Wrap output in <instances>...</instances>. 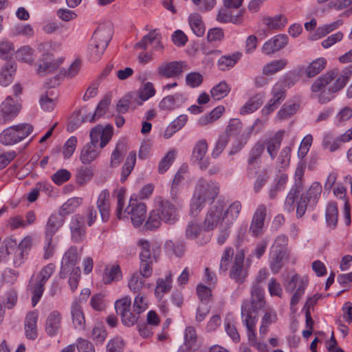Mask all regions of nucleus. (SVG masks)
Listing matches in <instances>:
<instances>
[{
    "instance_id": "obj_1",
    "label": "nucleus",
    "mask_w": 352,
    "mask_h": 352,
    "mask_svg": "<svg viewBox=\"0 0 352 352\" xmlns=\"http://www.w3.org/2000/svg\"><path fill=\"white\" fill-rule=\"evenodd\" d=\"M339 74L337 69L329 71L313 82L311 89L320 92L319 102L324 104L333 98V94L342 89L352 76V65L346 67Z\"/></svg>"
},
{
    "instance_id": "obj_2",
    "label": "nucleus",
    "mask_w": 352,
    "mask_h": 352,
    "mask_svg": "<svg viewBox=\"0 0 352 352\" xmlns=\"http://www.w3.org/2000/svg\"><path fill=\"white\" fill-rule=\"evenodd\" d=\"M113 134V128L111 124L104 127L98 124L90 131L91 142L87 143L81 149L80 160L84 164H89L97 159L100 151L97 149L96 145L100 142V148H104L111 140Z\"/></svg>"
},
{
    "instance_id": "obj_3",
    "label": "nucleus",
    "mask_w": 352,
    "mask_h": 352,
    "mask_svg": "<svg viewBox=\"0 0 352 352\" xmlns=\"http://www.w3.org/2000/svg\"><path fill=\"white\" fill-rule=\"evenodd\" d=\"M270 307L267 305L263 288L252 285L250 300H245L241 304V320L246 327L256 326L259 311H264Z\"/></svg>"
},
{
    "instance_id": "obj_4",
    "label": "nucleus",
    "mask_w": 352,
    "mask_h": 352,
    "mask_svg": "<svg viewBox=\"0 0 352 352\" xmlns=\"http://www.w3.org/2000/svg\"><path fill=\"white\" fill-rule=\"evenodd\" d=\"M124 190H120L117 194L118 205L116 216L119 219L125 217V214L130 215L133 225L138 227L142 224L146 219V206L145 204L139 202L136 199L132 197L129 201V206L126 208L122 215V208L124 205Z\"/></svg>"
},
{
    "instance_id": "obj_5",
    "label": "nucleus",
    "mask_w": 352,
    "mask_h": 352,
    "mask_svg": "<svg viewBox=\"0 0 352 352\" xmlns=\"http://www.w3.org/2000/svg\"><path fill=\"white\" fill-rule=\"evenodd\" d=\"M322 187L318 182H313L309 188L302 192L296 203V217H302L308 208H314L318 202Z\"/></svg>"
},
{
    "instance_id": "obj_6",
    "label": "nucleus",
    "mask_w": 352,
    "mask_h": 352,
    "mask_svg": "<svg viewBox=\"0 0 352 352\" xmlns=\"http://www.w3.org/2000/svg\"><path fill=\"white\" fill-rule=\"evenodd\" d=\"M33 131V126L22 123L9 126L0 134V142L6 146L15 144L27 138Z\"/></svg>"
},
{
    "instance_id": "obj_7",
    "label": "nucleus",
    "mask_w": 352,
    "mask_h": 352,
    "mask_svg": "<svg viewBox=\"0 0 352 352\" xmlns=\"http://www.w3.org/2000/svg\"><path fill=\"white\" fill-rule=\"evenodd\" d=\"M308 283L309 279L307 276L301 277L298 274H294L289 280L284 283L285 291L294 292L290 301L291 309L295 310L296 305L305 294Z\"/></svg>"
},
{
    "instance_id": "obj_8",
    "label": "nucleus",
    "mask_w": 352,
    "mask_h": 352,
    "mask_svg": "<svg viewBox=\"0 0 352 352\" xmlns=\"http://www.w3.org/2000/svg\"><path fill=\"white\" fill-rule=\"evenodd\" d=\"M219 193V185L212 180L201 178L198 180L193 195L206 201H213Z\"/></svg>"
},
{
    "instance_id": "obj_9",
    "label": "nucleus",
    "mask_w": 352,
    "mask_h": 352,
    "mask_svg": "<svg viewBox=\"0 0 352 352\" xmlns=\"http://www.w3.org/2000/svg\"><path fill=\"white\" fill-rule=\"evenodd\" d=\"M82 251V248L80 250L76 246L70 247L64 254L60 265V270L59 276L60 278H66L68 276L69 271L74 268H79L76 265L80 258V254Z\"/></svg>"
},
{
    "instance_id": "obj_10",
    "label": "nucleus",
    "mask_w": 352,
    "mask_h": 352,
    "mask_svg": "<svg viewBox=\"0 0 352 352\" xmlns=\"http://www.w3.org/2000/svg\"><path fill=\"white\" fill-rule=\"evenodd\" d=\"M223 204L217 201L212 205L208 210L203 223L205 231H211L217 226H221L223 215Z\"/></svg>"
},
{
    "instance_id": "obj_11",
    "label": "nucleus",
    "mask_w": 352,
    "mask_h": 352,
    "mask_svg": "<svg viewBox=\"0 0 352 352\" xmlns=\"http://www.w3.org/2000/svg\"><path fill=\"white\" fill-rule=\"evenodd\" d=\"M244 258L245 250L243 249L237 250L230 267V277L238 283H243L248 276V272L243 267Z\"/></svg>"
},
{
    "instance_id": "obj_12",
    "label": "nucleus",
    "mask_w": 352,
    "mask_h": 352,
    "mask_svg": "<svg viewBox=\"0 0 352 352\" xmlns=\"http://www.w3.org/2000/svg\"><path fill=\"white\" fill-rule=\"evenodd\" d=\"M188 69V65L184 61L164 62L157 67L159 75L165 78H178Z\"/></svg>"
},
{
    "instance_id": "obj_13",
    "label": "nucleus",
    "mask_w": 352,
    "mask_h": 352,
    "mask_svg": "<svg viewBox=\"0 0 352 352\" xmlns=\"http://www.w3.org/2000/svg\"><path fill=\"white\" fill-rule=\"evenodd\" d=\"M20 105L10 96L0 104V124H5L13 120L19 113Z\"/></svg>"
},
{
    "instance_id": "obj_14",
    "label": "nucleus",
    "mask_w": 352,
    "mask_h": 352,
    "mask_svg": "<svg viewBox=\"0 0 352 352\" xmlns=\"http://www.w3.org/2000/svg\"><path fill=\"white\" fill-rule=\"evenodd\" d=\"M148 44H153V50L155 52H162L164 50V45L162 42V35L160 30L153 29L135 44V47L141 50H146Z\"/></svg>"
},
{
    "instance_id": "obj_15",
    "label": "nucleus",
    "mask_w": 352,
    "mask_h": 352,
    "mask_svg": "<svg viewBox=\"0 0 352 352\" xmlns=\"http://www.w3.org/2000/svg\"><path fill=\"white\" fill-rule=\"evenodd\" d=\"M63 315L58 310L50 312L45 319V331L50 338L56 336L62 330Z\"/></svg>"
},
{
    "instance_id": "obj_16",
    "label": "nucleus",
    "mask_w": 352,
    "mask_h": 352,
    "mask_svg": "<svg viewBox=\"0 0 352 352\" xmlns=\"http://www.w3.org/2000/svg\"><path fill=\"white\" fill-rule=\"evenodd\" d=\"M180 206L172 204L168 200L160 201L159 208L157 210L160 213L162 221L168 224H174L179 219L178 210Z\"/></svg>"
},
{
    "instance_id": "obj_17",
    "label": "nucleus",
    "mask_w": 352,
    "mask_h": 352,
    "mask_svg": "<svg viewBox=\"0 0 352 352\" xmlns=\"http://www.w3.org/2000/svg\"><path fill=\"white\" fill-rule=\"evenodd\" d=\"M63 62V58L54 59L52 54L43 53L38 61L37 72L40 75H45L56 71Z\"/></svg>"
},
{
    "instance_id": "obj_18",
    "label": "nucleus",
    "mask_w": 352,
    "mask_h": 352,
    "mask_svg": "<svg viewBox=\"0 0 352 352\" xmlns=\"http://www.w3.org/2000/svg\"><path fill=\"white\" fill-rule=\"evenodd\" d=\"M69 228L72 241L75 243L82 242L85 238L86 234L84 217L81 214L73 216Z\"/></svg>"
},
{
    "instance_id": "obj_19",
    "label": "nucleus",
    "mask_w": 352,
    "mask_h": 352,
    "mask_svg": "<svg viewBox=\"0 0 352 352\" xmlns=\"http://www.w3.org/2000/svg\"><path fill=\"white\" fill-rule=\"evenodd\" d=\"M184 94L176 93L163 98L159 102V108L162 111H171L180 107L186 101Z\"/></svg>"
},
{
    "instance_id": "obj_20",
    "label": "nucleus",
    "mask_w": 352,
    "mask_h": 352,
    "mask_svg": "<svg viewBox=\"0 0 352 352\" xmlns=\"http://www.w3.org/2000/svg\"><path fill=\"white\" fill-rule=\"evenodd\" d=\"M287 43V36L280 34L266 41L262 47V52L265 54L270 55L283 49Z\"/></svg>"
},
{
    "instance_id": "obj_21",
    "label": "nucleus",
    "mask_w": 352,
    "mask_h": 352,
    "mask_svg": "<svg viewBox=\"0 0 352 352\" xmlns=\"http://www.w3.org/2000/svg\"><path fill=\"white\" fill-rule=\"evenodd\" d=\"M267 208L264 204H260L256 208L250 224V232L253 236H258L262 230L266 216Z\"/></svg>"
},
{
    "instance_id": "obj_22",
    "label": "nucleus",
    "mask_w": 352,
    "mask_h": 352,
    "mask_svg": "<svg viewBox=\"0 0 352 352\" xmlns=\"http://www.w3.org/2000/svg\"><path fill=\"white\" fill-rule=\"evenodd\" d=\"M208 151V144L205 140H201L195 144L192 155V160L199 164L201 169L208 167L209 162L205 159V155Z\"/></svg>"
},
{
    "instance_id": "obj_23",
    "label": "nucleus",
    "mask_w": 352,
    "mask_h": 352,
    "mask_svg": "<svg viewBox=\"0 0 352 352\" xmlns=\"http://www.w3.org/2000/svg\"><path fill=\"white\" fill-rule=\"evenodd\" d=\"M242 205L239 201L232 202L226 210L223 208L222 225L227 228H230L239 217Z\"/></svg>"
},
{
    "instance_id": "obj_24",
    "label": "nucleus",
    "mask_w": 352,
    "mask_h": 352,
    "mask_svg": "<svg viewBox=\"0 0 352 352\" xmlns=\"http://www.w3.org/2000/svg\"><path fill=\"white\" fill-rule=\"evenodd\" d=\"M141 248L140 253V260L157 261L160 256V249L156 245H151L149 241L140 240L138 242Z\"/></svg>"
},
{
    "instance_id": "obj_25",
    "label": "nucleus",
    "mask_w": 352,
    "mask_h": 352,
    "mask_svg": "<svg viewBox=\"0 0 352 352\" xmlns=\"http://www.w3.org/2000/svg\"><path fill=\"white\" fill-rule=\"evenodd\" d=\"M38 314L37 311H30L27 314L25 318V334L26 338L34 340L38 336L36 323L38 321Z\"/></svg>"
},
{
    "instance_id": "obj_26",
    "label": "nucleus",
    "mask_w": 352,
    "mask_h": 352,
    "mask_svg": "<svg viewBox=\"0 0 352 352\" xmlns=\"http://www.w3.org/2000/svg\"><path fill=\"white\" fill-rule=\"evenodd\" d=\"M45 283L32 276L28 286V290L32 294V305L35 307L41 298L45 290Z\"/></svg>"
},
{
    "instance_id": "obj_27",
    "label": "nucleus",
    "mask_w": 352,
    "mask_h": 352,
    "mask_svg": "<svg viewBox=\"0 0 352 352\" xmlns=\"http://www.w3.org/2000/svg\"><path fill=\"white\" fill-rule=\"evenodd\" d=\"M96 204L102 221H107L110 217L109 192L107 190H103L99 194Z\"/></svg>"
},
{
    "instance_id": "obj_28",
    "label": "nucleus",
    "mask_w": 352,
    "mask_h": 352,
    "mask_svg": "<svg viewBox=\"0 0 352 352\" xmlns=\"http://www.w3.org/2000/svg\"><path fill=\"white\" fill-rule=\"evenodd\" d=\"M71 314L74 328L77 330L85 329V318L82 307L78 302L72 304Z\"/></svg>"
},
{
    "instance_id": "obj_29",
    "label": "nucleus",
    "mask_w": 352,
    "mask_h": 352,
    "mask_svg": "<svg viewBox=\"0 0 352 352\" xmlns=\"http://www.w3.org/2000/svg\"><path fill=\"white\" fill-rule=\"evenodd\" d=\"M111 38L112 30L111 25H101L94 32L91 41L99 45H101L103 42H106L107 47Z\"/></svg>"
},
{
    "instance_id": "obj_30",
    "label": "nucleus",
    "mask_w": 352,
    "mask_h": 352,
    "mask_svg": "<svg viewBox=\"0 0 352 352\" xmlns=\"http://www.w3.org/2000/svg\"><path fill=\"white\" fill-rule=\"evenodd\" d=\"M284 131H278L266 142L267 152L274 160L283 139Z\"/></svg>"
},
{
    "instance_id": "obj_31",
    "label": "nucleus",
    "mask_w": 352,
    "mask_h": 352,
    "mask_svg": "<svg viewBox=\"0 0 352 352\" xmlns=\"http://www.w3.org/2000/svg\"><path fill=\"white\" fill-rule=\"evenodd\" d=\"M122 278V272L119 265H111L105 267L102 275V282L105 285L112 282H117Z\"/></svg>"
},
{
    "instance_id": "obj_32",
    "label": "nucleus",
    "mask_w": 352,
    "mask_h": 352,
    "mask_svg": "<svg viewBox=\"0 0 352 352\" xmlns=\"http://www.w3.org/2000/svg\"><path fill=\"white\" fill-rule=\"evenodd\" d=\"M263 311L265 314L261 319V324L259 327V333L262 337H264L267 333L269 326L277 320L276 313L272 307H267Z\"/></svg>"
},
{
    "instance_id": "obj_33",
    "label": "nucleus",
    "mask_w": 352,
    "mask_h": 352,
    "mask_svg": "<svg viewBox=\"0 0 352 352\" xmlns=\"http://www.w3.org/2000/svg\"><path fill=\"white\" fill-rule=\"evenodd\" d=\"M243 12L240 10L236 14L233 15L228 8H223L219 10L217 20L221 23H232L234 24H240L242 23Z\"/></svg>"
},
{
    "instance_id": "obj_34",
    "label": "nucleus",
    "mask_w": 352,
    "mask_h": 352,
    "mask_svg": "<svg viewBox=\"0 0 352 352\" xmlns=\"http://www.w3.org/2000/svg\"><path fill=\"white\" fill-rule=\"evenodd\" d=\"M127 151V146L124 141H119L111 155L109 166L111 168L118 167L123 160Z\"/></svg>"
},
{
    "instance_id": "obj_35",
    "label": "nucleus",
    "mask_w": 352,
    "mask_h": 352,
    "mask_svg": "<svg viewBox=\"0 0 352 352\" xmlns=\"http://www.w3.org/2000/svg\"><path fill=\"white\" fill-rule=\"evenodd\" d=\"M342 145L339 136H335L331 132L325 133L322 140V146L324 149L333 153L338 150Z\"/></svg>"
},
{
    "instance_id": "obj_36",
    "label": "nucleus",
    "mask_w": 352,
    "mask_h": 352,
    "mask_svg": "<svg viewBox=\"0 0 352 352\" xmlns=\"http://www.w3.org/2000/svg\"><path fill=\"white\" fill-rule=\"evenodd\" d=\"M16 67L14 63H7L0 71V85L4 87L9 85L14 80Z\"/></svg>"
},
{
    "instance_id": "obj_37",
    "label": "nucleus",
    "mask_w": 352,
    "mask_h": 352,
    "mask_svg": "<svg viewBox=\"0 0 352 352\" xmlns=\"http://www.w3.org/2000/svg\"><path fill=\"white\" fill-rule=\"evenodd\" d=\"M338 220V208L334 201L329 202L325 209V221L328 227L335 229Z\"/></svg>"
},
{
    "instance_id": "obj_38",
    "label": "nucleus",
    "mask_w": 352,
    "mask_h": 352,
    "mask_svg": "<svg viewBox=\"0 0 352 352\" xmlns=\"http://www.w3.org/2000/svg\"><path fill=\"white\" fill-rule=\"evenodd\" d=\"M63 218L59 214H52L48 219L45 227V236L53 237L63 225Z\"/></svg>"
},
{
    "instance_id": "obj_39",
    "label": "nucleus",
    "mask_w": 352,
    "mask_h": 352,
    "mask_svg": "<svg viewBox=\"0 0 352 352\" xmlns=\"http://www.w3.org/2000/svg\"><path fill=\"white\" fill-rule=\"evenodd\" d=\"M287 181V175L285 173L280 174L269 189V198L270 199H274L278 192L283 191L285 188Z\"/></svg>"
},
{
    "instance_id": "obj_40",
    "label": "nucleus",
    "mask_w": 352,
    "mask_h": 352,
    "mask_svg": "<svg viewBox=\"0 0 352 352\" xmlns=\"http://www.w3.org/2000/svg\"><path fill=\"white\" fill-rule=\"evenodd\" d=\"M56 94L52 90L42 94L39 99L41 109L46 111H52L56 106Z\"/></svg>"
},
{
    "instance_id": "obj_41",
    "label": "nucleus",
    "mask_w": 352,
    "mask_h": 352,
    "mask_svg": "<svg viewBox=\"0 0 352 352\" xmlns=\"http://www.w3.org/2000/svg\"><path fill=\"white\" fill-rule=\"evenodd\" d=\"M241 57V54L239 52L234 53L232 55L223 56L218 60V67L221 71L229 70L236 65Z\"/></svg>"
},
{
    "instance_id": "obj_42",
    "label": "nucleus",
    "mask_w": 352,
    "mask_h": 352,
    "mask_svg": "<svg viewBox=\"0 0 352 352\" xmlns=\"http://www.w3.org/2000/svg\"><path fill=\"white\" fill-rule=\"evenodd\" d=\"M225 331L228 336L236 343L240 342V336L235 327L234 316L228 314L224 320Z\"/></svg>"
},
{
    "instance_id": "obj_43",
    "label": "nucleus",
    "mask_w": 352,
    "mask_h": 352,
    "mask_svg": "<svg viewBox=\"0 0 352 352\" xmlns=\"http://www.w3.org/2000/svg\"><path fill=\"white\" fill-rule=\"evenodd\" d=\"M287 63L288 61L284 58L272 60L263 66L262 69L263 74L266 76L274 75L283 69Z\"/></svg>"
},
{
    "instance_id": "obj_44",
    "label": "nucleus",
    "mask_w": 352,
    "mask_h": 352,
    "mask_svg": "<svg viewBox=\"0 0 352 352\" xmlns=\"http://www.w3.org/2000/svg\"><path fill=\"white\" fill-rule=\"evenodd\" d=\"M327 65V60L324 58H318L312 61L305 70L308 78H313L322 72Z\"/></svg>"
},
{
    "instance_id": "obj_45",
    "label": "nucleus",
    "mask_w": 352,
    "mask_h": 352,
    "mask_svg": "<svg viewBox=\"0 0 352 352\" xmlns=\"http://www.w3.org/2000/svg\"><path fill=\"white\" fill-rule=\"evenodd\" d=\"M262 97L256 95L250 98L240 109V114L246 115L257 110L263 104Z\"/></svg>"
},
{
    "instance_id": "obj_46",
    "label": "nucleus",
    "mask_w": 352,
    "mask_h": 352,
    "mask_svg": "<svg viewBox=\"0 0 352 352\" xmlns=\"http://www.w3.org/2000/svg\"><path fill=\"white\" fill-rule=\"evenodd\" d=\"M188 21L192 31L197 36L201 37L204 36L206 29L201 18L198 14L194 13L190 14Z\"/></svg>"
},
{
    "instance_id": "obj_47",
    "label": "nucleus",
    "mask_w": 352,
    "mask_h": 352,
    "mask_svg": "<svg viewBox=\"0 0 352 352\" xmlns=\"http://www.w3.org/2000/svg\"><path fill=\"white\" fill-rule=\"evenodd\" d=\"M263 23L272 30H280L285 27L287 21L285 16L279 14L273 17L265 16L263 19Z\"/></svg>"
},
{
    "instance_id": "obj_48",
    "label": "nucleus",
    "mask_w": 352,
    "mask_h": 352,
    "mask_svg": "<svg viewBox=\"0 0 352 352\" xmlns=\"http://www.w3.org/2000/svg\"><path fill=\"white\" fill-rule=\"evenodd\" d=\"M246 329L249 343L259 352H268L267 345L264 342H257L256 340V326L246 327Z\"/></svg>"
},
{
    "instance_id": "obj_49",
    "label": "nucleus",
    "mask_w": 352,
    "mask_h": 352,
    "mask_svg": "<svg viewBox=\"0 0 352 352\" xmlns=\"http://www.w3.org/2000/svg\"><path fill=\"white\" fill-rule=\"evenodd\" d=\"M136 162V153L131 151L129 153L126 161L122 166L121 173V182H124L131 171L133 170Z\"/></svg>"
},
{
    "instance_id": "obj_50",
    "label": "nucleus",
    "mask_w": 352,
    "mask_h": 352,
    "mask_svg": "<svg viewBox=\"0 0 352 352\" xmlns=\"http://www.w3.org/2000/svg\"><path fill=\"white\" fill-rule=\"evenodd\" d=\"M82 199L79 197H72L64 203L59 210L58 214L61 217L73 213L81 204Z\"/></svg>"
},
{
    "instance_id": "obj_51",
    "label": "nucleus",
    "mask_w": 352,
    "mask_h": 352,
    "mask_svg": "<svg viewBox=\"0 0 352 352\" xmlns=\"http://www.w3.org/2000/svg\"><path fill=\"white\" fill-rule=\"evenodd\" d=\"M265 121L258 118L255 120L253 124L248 127L245 130V131H244V133L241 135V139L243 140V142H241V146L239 149H241L247 143L251 135L254 131L255 133H257L263 129L265 125Z\"/></svg>"
},
{
    "instance_id": "obj_52",
    "label": "nucleus",
    "mask_w": 352,
    "mask_h": 352,
    "mask_svg": "<svg viewBox=\"0 0 352 352\" xmlns=\"http://www.w3.org/2000/svg\"><path fill=\"white\" fill-rule=\"evenodd\" d=\"M285 254H278L277 250L272 251L270 252V266L272 272L274 274H277L283 266V259Z\"/></svg>"
},
{
    "instance_id": "obj_53",
    "label": "nucleus",
    "mask_w": 352,
    "mask_h": 352,
    "mask_svg": "<svg viewBox=\"0 0 352 352\" xmlns=\"http://www.w3.org/2000/svg\"><path fill=\"white\" fill-rule=\"evenodd\" d=\"M230 87L226 81H221L213 87L210 91L212 98L215 100H219L226 97L230 92Z\"/></svg>"
},
{
    "instance_id": "obj_54",
    "label": "nucleus",
    "mask_w": 352,
    "mask_h": 352,
    "mask_svg": "<svg viewBox=\"0 0 352 352\" xmlns=\"http://www.w3.org/2000/svg\"><path fill=\"white\" fill-rule=\"evenodd\" d=\"M164 248L167 252H172L178 257L182 256L185 252L184 243L181 241H166L164 244Z\"/></svg>"
},
{
    "instance_id": "obj_55",
    "label": "nucleus",
    "mask_w": 352,
    "mask_h": 352,
    "mask_svg": "<svg viewBox=\"0 0 352 352\" xmlns=\"http://www.w3.org/2000/svg\"><path fill=\"white\" fill-rule=\"evenodd\" d=\"M11 32L14 36H23L32 38L34 34L32 26L30 24L18 23L12 27Z\"/></svg>"
},
{
    "instance_id": "obj_56",
    "label": "nucleus",
    "mask_w": 352,
    "mask_h": 352,
    "mask_svg": "<svg viewBox=\"0 0 352 352\" xmlns=\"http://www.w3.org/2000/svg\"><path fill=\"white\" fill-rule=\"evenodd\" d=\"M111 100L109 98L106 97L103 100H102L98 104L97 108L95 111V113L90 117H86L82 118L83 122L89 121L94 122L96 119V117L100 118L105 114L108 107L110 104Z\"/></svg>"
},
{
    "instance_id": "obj_57",
    "label": "nucleus",
    "mask_w": 352,
    "mask_h": 352,
    "mask_svg": "<svg viewBox=\"0 0 352 352\" xmlns=\"http://www.w3.org/2000/svg\"><path fill=\"white\" fill-rule=\"evenodd\" d=\"M201 228L197 219L190 221L186 228L185 234L188 239H195L201 232Z\"/></svg>"
},
{
    "instance_id": "obj_58",
    "label": "nucleus",
    "mask_w": 352,
    "mask_h": 352,
    "mask_svg": "<svg viewBox=\"0 0 352 352\" xmlns=\"http://www.w3.org/2000/svg\"><path fill=\"white\" fill-rule=\"evenodd\" d=\"M286 85L283 81H279L276 83L272 89V94L273 96L272 100L278 104H280L285 98Z\"/></svg>"
},
{
    "instance_id": "obj_59",
    "label": "nucleus",
    "mask_w": 352,
    "mask_h": 352,
    "mask_svg": "<svg viewBox=\"0 0 352 352\" xmlns=\"http://www.w3.org/2000/svg\"><path fill=\"white\" fill-rule=\"evenodd\" d=\"M155 94V89L153 84L151 82H147L141 86L138 90V95L140 99L142 100L139 104H142L143 101L148 100Z\"/></svg>"
},
{
    "instance_id": "obj_60",
    "label": "nucleus",
    "mask_w": 352,
    "mask_h": 352,
    "mask_svg": "<svg viewBox=\"0 0 352 352\" xmlns=\"http://www.w3.org/2000/svg\"><path fill=\"white\" fill-rule=\"evenodd\" d=\"M340 25V23L338 21H335L329 24L324 25L321 27H319L316 30L314 35L311 36L312 40H317L322 37L325 36L327 34L337 29Z\"/></svg>"
},
{
    "instance_id": "obj_61",
    "label": "nucleus",
    "mask_w": 352,
    "mask_h": 352,
    "mask_svg": "<svg viewBox=\"0 0 352 352\" xmlns=\"http://www.w3.org/2000/svg\"><path fill=\"white\" fill-rule=\"evenodd\" d=\"M207 201L193 195L190 204V214L194 218L197 217L202 209L205 207Z\"/></svg>"
},
{
    "instance_id": "obj_62",
    "label": "nucleus",
    "mask_w": 352,
    "mask_h": 352,
    "mask_svg": "<svg viewBox=\"0 0 352 352\" xmlns=\"http://www.w3.org/2000/svg\"><path fill=\"white\" fill-rule=\"evenodd\" d=\"M106 42H103L101 45L92 42L89 48L90 58L93 61H98L103 54L106 49Z\"/></svg>"
},
{
    "instance_id": "obj_63",
    "label": "nucleus",
    "mask_w": 352,
    "mask_h": 352,
    "mask_svg": "<svg viewBox=\"0 0 352 352\" xmlns=\"http://www.w3.org/2000/svg\"><path fill=\"white\" fill-rule=\"evenodd\" d=\"M175 151L173 150L168 152L166 155L164 157L158 164V172L163 174L167 171L171 164L173 163L175 158Z\"/></svg>"
},
{
    "instance_id": "obj_64",
    "label": "nucleus",
    "mask_w": 352,
    "mask_h": 352,
    "mask_svg": "<svg viewBox=\"0 0 352 352\" xmlns=\"http://www.w3.org/2000/svg\"><path fill=\"white\" fill-rule=\"evenodd\" d=\"M197 335L195 329L189 326L184 331V343L190 347L197 348Z\"/></svg>"
}]
</instances>
